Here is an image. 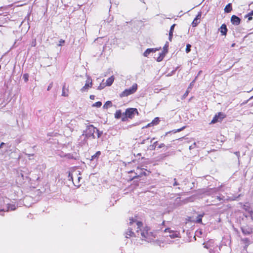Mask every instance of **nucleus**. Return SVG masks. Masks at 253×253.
Wrapping results in <instances>:
<instances>
[{
    "label": "nucleus",
    "mask_w": 253,
    "mask_h": 253,
    "mask_svg": "<svg viewBox=\"0 0 253 253\" xmlns=\"http://www.w3.org/2000/svg\"><path fill=\"white\" fill-rule=\"evenodd\" d=\"M246 17L248 18L249 21H250L252 19V15L249 13Z\"/></svg>",
    "instance_id": "2f4dec72"
},
{
    "label": "nucleus",
    "mask_w": 253,
    "mask_h": 253,
    "mask_svg": "<svg viewBox=\"0 0 253 253\" xmlns=\"http://www.w3.org/2000/svg\"><path fill=\"white\" fill-rule=\"evenodd\" d=\"M130 237V236H132L133 235H134V233L133 232H132L131 231H129V234L128 235Z\"/></svg>",
    "instance_id": "a19ab883"
},
{
    "label": "nucleus",
    "mask_w": 253,
    "mask_h": 253,
    "mask_svg": "<svg viewBox=\"0 0 253 253\" xmlns=\"http://www.w3.org/2000/svg\"><path fill=\"white\" fill-rule=\"evenodd\" d=\"M245 217L246 218H250L252 220H253V211H249L248 215H245Z\"/></svg>",
    "instance_id": "aec40b11"
},
{
    "label": "nucleus",
    "mask_w": 253,
    "mask_h": 253,
    "mask_svg": "<svg viewBox=\"0 0 253 253\" xmlns=\"http://www.w3.org/2000/svg\"><path fill=\"white\" fill-rule=\"evenodd\" d=\"M230 200H235V199H230Z\"/></svg>",
    "instance_id": "5fc2aeb1"
},
{
    "label": "nucleus",
    "mask_w": 253,
    "mask_h": 253,
    "mask_svg": "<svg viewBox=\"0 0 253 253\" xmlns=\"http://www.w3.org/2000/svg\"><path fill=\"white\" fill-rule=\"evenodd\" d=\"M160 120L158 117L155 118L150 123L152 126L157 125L159 123Z\"/></svg>",
    "instance_id": "dca6fc26"
},
{
    "label": "nucleus",
    "mask_w": 253,
    "mask_h": 253,
    "mask_svg": "<svg viewBox=\"0 0 253 253\" xmlns=\"http://www.w3.org/2000/svg\"><path fill=\"white\" fill-rule=\"evenodd\" d=\"M151 50V52H155L157 49H154V48H149Z\"/></svg>",
    "instance_id": "58836bf2"
},
{
    "label": "nucleus",
    "mask_w": 253,
    "mask_h": 253,
    "mask_svg": "<svg viewBox=\"0 0 253 253\" xmlns=\"http://www.w3.org/2000/svg\"><path fill=\"white\" fill-rule=\"evenodd\" d=\"M33 45L35 46L36 45V41L34 42V43H33Z\"/></svg>",
    "instance_id": "09e8293b"
},
{
    "label": "nucleus",
    "mask_w": 253,
    "mask_h": 253,
    "mask_svg": "<svg viewBox=\"0 0 253 253\" xmlns=\"http://www.w3.org/2000/svg\"><path fill=\"white\" fill-rule=\"evenodd\" d=\"M177 185V183H176V182H175L174 183V185Z\"/></svg>",
    "instance_id": "864d4df0"
},
{
    "label": "nucleus",
    "mask_w": 253,
    "mask_h": 253,
    "mask_svg": "<svg viewBox=\"0 0 253 253\" xmlns=\"http://www.w3.org/2000/svg\"><path fill=\"white\" fill-rule=\"evenodd\" d=\"M69 177H70V180H72V181L73 182V183H74V184L75 185V182H74V177H73V176L72 174H71L70 173H69Z\"/></svg>",
    "instance_id": "cd10ccee"
},
{
    "label": "nucleus",
    "mask_w": 253,
    "mask_h": 253,
    "mask_svg": "<svg viewBox=\"0 0 253 253\" xmlns=\"http://www.w3.org/2000/svg\"><path fill=\"white\" fill-rule=\"evenodd\" d=\"M249 14H250L252 16L253 15V10Z\"/></svg>",
    "instance_id": "de8ad7c7"
},
{
    "label": "nucleus",
    "mask_w": 253,
    "mask_h": 253,
    "mask_svg": "<svg viewBox=\"0 0 253 253\" xmlns=\"http://www.w3.org/2000/svg\"><path fill=\"white\" fill-rule=\"evenodd\" d=\"M241 229L243 233L245 235H250L253 232V229L248 225H243Z\"/></svg>",
    "instance_id": "423d86ee"
},
{
    "label": "nucleus",
    "mask_w": 253,
    "mask_h": 253,
    "mask_svg": "<svg viewBox=\"0 0 253 253\" xmlns=\"http://www.w3.org/2000/svg\"><path fill=\"white\" fill-rule=\"evenodd\" d=\"M165 49H166V50H167V47H165Z\"/></svg>",
    "instance_id": "6e6d98bb"
},
{
    "label": "nucleus",
    "mask_w": 253,
    "mask_h": 253,
    "mask_svg": "<svg viewBox=\"0 0 253 253\" xmlns=\"http://www.w3.org/2000/svg\"><path fill=\"white\" fill-rule=\"evenodd\" d=\"M20 175H21V177H22V178L23 177V174L22 173H21Z\"/></svg>",
    "instance_id": "8fccbe9b"
},
{
    "label": "nucleus",
    "mask_w": 253,
    "mask_h": 253,
    "mask_svg": "<svg viewBox=\"0 0 253 253\" xmlns=\"http://www.w3.org/2000/svg\"><path fill=\"white\" fill-rule=\"evenodd\" d=\"M135 114H136L137 115H138V112L137 109L132 108L127 109L125 112L126 117L123 118L122 120L123 121H126V117L132 119L134 117Z\"/></svg>",
    "instance_id": "7ed1b4c3"
},
{
    "label": "nucleus",
    "mask_w": 253,
    "mask_h": 253,
    "mask_svg": "<svg viewBox=\"0 0 253 253\" xmlns=\"http://www.w3.org/2000/svg\"><path fill=\"white\" fill-rule=\"evenodd\" d=\"M189 149H192V146H190L189 147Z\"/></svg>",
    "instance_id": "603ef678"
},
{
    "label": "nucleus",
    "mask_w": 253,
    "mask_h": 253,
    "mask_svg": "<svg viewBox=\"0 0 253 253\" xmlns=\"http://www.w3.org/2000/svg\"><path fill=\"white\" fill-rule=\"evenodd\" d=\"M52 86V83H51L48 86L47 90H49Z\"/></svg>",
    "instance_id": "ea45409f"
},
{
    "label": "nucleus",
    "mask_w": 253,
    "mask_h": 253,
    "mask_svg": "<svg viewBox=\"0 0 253 253\" xmlns=\"http://www.w3.org/2000/svg\"><path fill=\"white\" fill-rule=\"evenodd\" d=\"M191 47V45L190 44H187L186 45V49H185L186 53H188V52H189L190 51V50H191V49H190Z\"/></svg>",
    "instance_id": "b1692460"
},
{
    "label": "nucleus",
    "mask_w": 253,
    "mask_h": 253,
    "mask_svg": "<svg viewBox=\"0 0 253 253\" xmlns=\"http://www.w3.org/2000/svg\"><path fill=\"white\" fill-rule=\"evenodd\" d=\"M231 21L232 24L237 25L240 23V19L235 15H233L231 17Z\"/></svg>",
    "instance_id": "1a4fd4ad"
},
{
    "label": "nucleus",
    "mask_w": 253,
    "mask_h": 253,
    "mask_svg": "<svg viewBox=\"0 0 253 253\" xmlns=\"http://www.w3.org/2000/svg\"><path fill=\"white\" fill-rule=\"evenodd\" d=\"M121 114H122L121 111L120 110H117L115 114V118L119 119L121 116Z\"/></svg>",
    "instance_id": "a211bd4d"
},
{
    "label": "nucleus",
    "mask_w": 253,
    "mask_h": 253,
    "mask_svg": "<svg viewBox=\"0 0 253 253\" xmlns=\"http://www.w3.org/2000/svg\"><path fill=\"white\" fill-rule=\"evenodd\" d=\"M184 128H185V126H183L182 127H181V128H180L179 129H178L176 131H175L174 132H179L181 130H182V129H183Z\"/></svg>",
    "instance_id": "f704fd0d"
},
{
    "label": "nucleus",
    "mask_w": 253,
    "mask_h": 253,
    "mask_svg": "<svg viewBox=\"0 0 253 253\" xmlns=\"http://www.w3.org/2000/svg\"><path fill=\"white\" fill-rule=\"evenodd\" d=\"M165 53H161L160 55V56L157 58V61L160 62L161 61H162L164 58V57L165 56Z\"/></svg>",
    "instance_id": "5701e85b"
},
{
    "label": "nucleus",
    "mask_w": 253,
    "mask_h": 253,
    "mask_svg": "<svg viewBox=\"0 0 253 253\" xmlns=\"http://www.w3.org/2000/svg\"><path fill=\"white\" fill-rule=\"evenodd\" d=\"M4 144V143L2 142L0 145V148L2 147V145Z\"/></svg>",
    "instance_id": "a18cd8bd"
},
{
    "label": "nucleus",
    "mask_w": 253,
    "mask_h": 253,
    "mask_svg": "<svg viewBox=\"0 0 253 253\" xmlns=\"http://www.w3.org/2000/svg\"><path fill=\"white\" fill-rule=\"evenodd\" d=\"M114 81V78L113 76H111L109 78H108L106 82V84L107 86H110L113 83Z\"/></svg>",
    "instance_id": "ddd939ff"
},
{
    "label": "nucleus",
    "mask_w": 253,
    "mask_h": 253,
    "mask_svg": "<svg viewBox=\"0 0 253 253\" xmlns=\"http://www.w3.org/2000/svg\"><path fill=\"white\" fill-rule=\"evenodd\" d=\"M8 208L9 210H12V211L16 209V207H15V205H10V206H8Z\"/></svg>",
    "instance_id": "a878e982"
},
{
    "label": "nucleus",
    "mask_w": 253,
    "mask_h": 253,
    "mask_svg": "<svg viewBox=\"0 0 253 253\" xmlns=\"http://www.w3.org/2000/svg\"><path fill=\"white\" fill-rule=\"evenodd\" d=\"M137 89V84H134L132 86L128 89H125L120 95L121 97L127 96L129 95L132 94L136 92Z\"/></svg>",
    "instance_id": "f03ea898"
},
{
    "label": "nucleus",
    "mask_w": 253,
    "mask_h": 253,
    "mask_svg": "<svg viewBox=\"0 0 253 253\" xmlns=\"http://www.w3.org/2000/svg\"><path fill=\"white\" fill-rule=\"evenodd\" d=\"M225 117V115L222 113H218L217 115H216L212 121L211 124H214L217 122L221 121L222 119Z\"/></svg>",
    "instance_id": "0eeeda50"
},
{
    "label": "nucleus",
    "mask_w": 253,
    "mask_h": 253,
    "mask_svg": "<svg viewBox=\"0 0 253 253\" xmlns=\"http://www.w3.org/2000/svg\"><path fill=\"white\" fill-rule=\"evenodd\" d=\"M64 42H65V41L61 39L59 41V43L58 45L62 46Z\"/></svg>",
    "instance_id": "7c9ffc66"
},
{
    "label": "nucleus",
    "mask_w": 253,
    "mask_h": 253,
    "mask_svg": "<svg viewBox=\"0 0 253 253\" xmlns=\"http://www.w3.org/2000/svg\"><path fill=\"white\" fill-rule=\"evenodd\" d=\"M227 29L226 26L225 24H222L220 27V33L222 35H226L227 33Z\"/></svg>",
    "instance_id": "f8f14e48"
},
{
    "label": "nucleus",
    "mask_w": 253,
    "mask_h": 253,
    "mask_svg": "<svg viewBox=\"0 0 253 253\" xmlns=\"http://www.w3.org/2000/svg\"><path fill=\"white\" fill-rule=\"evenodd\" d=\"M77 178L78 181L79 182L80 181V179L81 178V177H78Z\"/></svg>",
    "instance_id": "49530a36"
},
{
    "label": "nucleus",
    "mask_w": 253,
    "mask_h": 253,
    "mask_svg": "<svg viewBox=\"0 0 253 253\" xmlns=\"http://www.w3.org/2000/svg\"><path fill=\"white\" fill-rule=\"evenodd\" d=\"M149 231L150 229L148 227L146 226L143 227V229L141 231V235L142 237L146 240L151 239L152 237V235Z\"/></svg>",
    "instance_id": "20e7f679"
},
{
    "label": "nucleus",
    "mask_w": 253,
    "mask_h": 253,
    "mask_svg": "<svg viewBox=\"0 0 253 253\" xmlns=\"http://www.w3.org/2000/svg\"><path fill=\"white\" fill-rule=\"evenodd\" d=\"M157 143V141L155 142V143H154L152 145H150L148 149L150 150H153L155 149L156 147V144Z\"/></svg>",
    "instance_id": "412c9836"
},
{
    "label": "nucleus",
    "mask_w": 253,
    "mask_h": 253,
    "mask_svg": "<svg viewBox=\"0 0 253 253\" xmlns=\"http://www.w3.org/2000/svg\"><path fill=\"white\" fill-rule=\"evenodd\" d=\"M144 141H145V140H144L142 142V143H142V144H144Z\"/></svg>",
    "instance_id": "3c124183"
},
{
    "label": "nucleus",
    "mask_w": 253,
    "mask_h": 253,
    "mask_svg": "<svg viewBox=\"0 0 253 253\" xmlns=\"http://www.w3.org/2000/svg\"><path fill=\"white\" fill-rule=\"evenodd\" d=\"M133 223H135L137 226V229H140V227L142 226V223L140 221H137L135 218H129V225H132Z\"/></svg>",
    "instance_id": "6e6552de"
},
{
    "label": "nucleus",
    "mask_w": 253,
    "mask_h": 253,
    "mask_svg": "<svg viewBox=\"0 0 253 253\" xmlns=\"http://www.w3.org/2000/svg\"><path fill=\"white\" fill-rule=\"evenodd\" d=\"M201 16V13H199L198 15L197 16V17L194 19L193 22H192V26L193 27H196L198 24L200 22L199 19L200 18Z\"/></svg>",
    "instance_id": "9b49d317"
},
{
    "label": "nucleus",
    "mask_w": 253,
    "mask_h": 253,
    "mask_svg": "<svg viewBox=\"0 0 253 253\" xmlns=\"http://www.w3.org/2000/svg\"><path fill=\"white\" fill-rule=\"evenodd\" d=\"M102 105V103L100 101H98L92 104V107L99 108Z\"/></svg>",
    "instance_id": "4be33fe9"
},
{
    "label": "nucleus",
    "mask_w": 253,
    "mask_h": 253,
    "mask_svg": "<svg viewBox=\"0 0 253 253\" xmlns=\"http://www.w3.org/2000/svg\"><path fill=\"white\" fill-rule=\"evenodd\" d=\"M188 93H189L188 90H187V91H186V92L185 93V94H184V96H186L188 95Z\"/></svg>",
    "instance_id": "37998d69"
},
{
    "label": "nucleus",
    "mask_w": 253,
    "mask_h": 253,
    "mask_svg": "<svg viewBox=\"0 0 253 253\" xmlns=\"http://www.w3.org/2000/svg\"><path fill=\"white\" fill-rule=\"evenodd\" d=\"M194 81H193L192 83H191V84H190V85L188 87V89H189L190 88H191L192 85H193L194 84Z\"/></svg>",
    "instance_id": "4c0bfd02"
},
{
    "label": "nucleus",
    "mask_w": 253,
    "mask_h": 253,
    "mask_svg": "<svg viewBox=\"0 0 253 253\" xmlns=\"http://www.w3.org/2000/svg\"><path fill=\"white\" fill-rule=\"evenodd\" d=\"M101 154V152L100 151H97L96 152V153L93 155V156H91V158L90 159L91 161L93 160L94 159L96 158H98Z\"/></svg>",
    "instance_id": "6ab92c4d"
},
{
    "label": "nucleus",
    "mask_w": 253,
    "mask_h": 253,
    "mask_svg": "<svg viewBox=\"0 0 253 253\" xmlns=\"http://www.w3.org/2000/svg\"><path fill=\"white\" fill-rule=\"evenodd\" d=\"M152 125L151 124V123H149L148 124V125H147L146 126H143L142 127L143 129L145 128H147V127H150V126H152Z\"/></svg>",
    "instance_id": "473e14b6"
},
{
    "label": "nucleus",
    "mask_w": 253,
    "mask_h": 253,
    "mask_svg": "<svg viewBox=\"0 0 253 253\" xmlns=\"http://www.w3.org/2000/svg\"><path fill=\"white\" fill-rule=\"evenodd\" d=\"M202 215H199L198 218L197 220V222L198 223H201L202 222Z\"/></svg>",
    "instance_id": "c756f323"
},
{
    "label": "nucleus",
    "mask_w": 253,
    "mask_h": 253,
    "mask_svg": "<svg viewBox=\"0 0 253 253\" xmlns=\"http://www.w3.org/2000/svg\"><path fill=\"white\" fill-rule=\"evenodd\" d=\"M23 77H24V79H25V80L26 81H27L28 80V76H27V75H26V74L24 75Z\"/></svg>",
    "instance_id": "c9c22d12"
},
{
    "label": "nucleus",
    "mask_w": 253,
    "mask_h": 253,
    "mask_svg": "<svg viewBox=\"0 0 253 253\" xmlns=\"http://www.w3.org/2000/svg\"><path fill=\"white\" fill-rule=\"evenodd\" d=\"M92 85V81L90 78L87 77L85 85L82 88V92L85 91L91 88Z\"/></svg>",
    "instance_id": "39448f33"
},
{
    "label": "nucleus",
    "mask_w": 253,
    "mask_h": 253,
    "mask_svg": "<svg viewBox=\"0 0 253 253\" xmlns=\"http://www.w3.org/2000/svg\"><path fill=\"white\" fill-rule=\"evenodd\" d=\"M165 232L166 233H167V232H169V236L171 238H176V237H178V233L177 232H173V231H172V232H170V229L168 228V229H166L165 230Z\"/></svg>",
    "instance_id": "9d476101"
},
{
    "label": "nucleus",
    "mask_w": 253,
    "mask_h": 253,
    "mask_svg": "<svg viewBox=\"0 0 253 253\" xmlns=\"http://www.w3.org/2000/svg\"><path fill=\"white\" fill-rule=\"evenodd\" d=\"M175 26V24H173L170 27V31H173L174 27Z\"/></svg>",
    "instance_id": "72a5a7b5"
},
{
    "label": "nucleus",
    "mask_w": 253,
    "mask_h": 253,
    "mask_svg": "<svg viewBox=\"0 0 253 253\" xmlns=\"http://www.w3.org/2000/svg\"><path fill=\"white\" fill-rule=\"evenodd\" d=\"M232 10V7L230 3L228 4L224 8V11L226 12H229Z\"/></svg>",
    "instance_id": "f3484780"
},
{
    "label": "nucleus",
    "mask_w": 253,
    "mask_h": 253,
    "mask_svg": "<svg viewBox=\"0 0 253 253\" xmlns=\"http://www.w3.org/2000/svg\"><path fill=\"white\" fill-rule=\"evenodd\" d=\"M95 133L97 134V136L99 138L102 134V132L99 131V130L95 127L93 125H89L87 126L85 130L84 131V135L87 138H95Z\"/></svg>",
    "instance_id": "f257e3e1"
},
{
    "label": "nucleus",
    "mask_w": 253,
    "mask_h": 253,
    "mask_svg": "<svg viewBox=\"0 0 253 253\" xmlns=\"http://www.w3.org/2000/svg\"><path fill=\"white\" fill-rule=\"evenodd\" d=\"M164 146H165V144H163V143H162V144H161L159 145V148H162V147H164Z\"/></svg>",
    "instance_id": "79ce46f5"
},
{
    "label": "nucleus",
    "mask_w": 253,
    "mask_h": 253,
    "mask_svg": "<svg viewBox=\"0 0 253 253\" xmlns=\"http://www.w3.org/2000/svg\"><path fill=\"white\" fill-rule=\"evenodd\" d=\"M103 87H102L101 85H100L98 87V89H102L103 88Z\"/></svg>",
    "instance_id": "c03bdc74"
},
{
    "label": "nucleus",
    "mask_w": 253,
    "mask_h": 253,
    "mask_svg": "<svg viewBox=\"0 0 253 253\" xmlns=\"http://www.w3.org/2000/svg\"><path fill=\"white\" fill-rule=\"evenodd\" d=\"M89 98L91 100H94V98H95V96L93 95H90V96H89Z\"/></svg>",
    "instance_id": "e433bc0d"
},
{
    "label": "nucleus",
    "mask_w": 253,
    "mask_h": 253,
    "mask_svg": "<svg viewBox=\"0 0 253 253\" xmlns=\"http://www.w3.org/2000/svg\"><path fill=\"white\" fill-rule=\"evenodd\" d=\"M151 53V50L150 49H147L144 52V56L147 57L150 53Z\"/></svg>",
    "instance_id": "393cba45"
},
{
    "label": "nucleus",
    "mask_w": 253,
    "mask_h": 253,
    "mask_svg": "<svg viewBox=\"0 0 253 253\" xmlns=\"http://www.w3.org/2000/svg\"><path fill=\"white\" fill-rule=\"evenodd\" d=\"M242 241L245 243V244H249V239H248L247 238H245V239H244L242 240Z\"/></svg>",
    "instance_id": "c85d7f7f"
},
{
    "label": "nucleus",
    "mask_w": 253,
    "mask_h": 253,
    "mask_svg": "<svg viewBox=\"0 0 253 253\" xmlns=\"http://www.w3.org/2000/svg\"><path fill=\"white\" fill-rule=\"evenodd\" d=\"M172 35H173V31H169V40L170 41H171V39L172 38Z\"/></svg>",
    "instance_id": "bb28decb"
},
{
    "label": "nucleus",
    "mask_w": 253,
    "mask_h": 253,
    "mask_svg": "<svg viewBox=\"0 0 253 253\" xmlns=\"http://www.w3.org/2000/svg\"><path fill=\"white\" fill-rule=\"evenodd\" d=\"M62 95L63 96H67L68 95V89L66 88L65 85L63 86Z\"/></svg>",
    "instance_id": "4468645a"
},
{
    "label": "nucleus",
    "mask_w": 253,
    "mask_h": 253,
    "mask_svg": "<svg viewBox=\"0 0 253 253\" xmlns=\"http://www.w3.org/2000/svg\"><path fill=\"white\" fill-rule=\"evenodd\" d=\"M112 106V102L110 101H107L104 104L103 108L105 109H107Z\"/></svg>",
    "instance_id": "2eb2a0df"
}]
</instances>
